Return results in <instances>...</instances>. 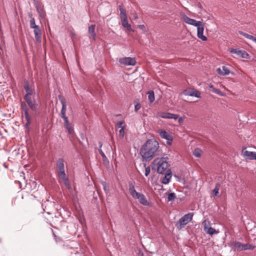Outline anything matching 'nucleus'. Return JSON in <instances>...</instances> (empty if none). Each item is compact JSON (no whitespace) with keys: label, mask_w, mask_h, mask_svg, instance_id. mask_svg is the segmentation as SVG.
Segmentation results:
<instances>
[{"label":"nucleus","mask_w":256,"mask_h":256,"mask_svg":"<svg viewBox=\"0 0 256 256\" xmlns=\"http://www.w3.org/2000/svg\"><path fill=\"white\" fill-rule=\"evenodd\" d=\"M230 52L232 54H236L242 58L248 59L250 57L249 54L246 50H241L238 48H232Z\"/></svg>","instance_id":"ddd939ff"},{"label":"nucleus","mask_w":256,"mask_h":256,"mask_svg":"<svg viewBox=\"0 0 256 256\" xmlns=\"http://www.w3.org/2000/svg\"><path fill=\"white\" fill-rule=\"evenodd\" d=\"M82 138L84 139V134H82Z\"/></svg>","instance_id":"a18cd8bd"},{"label":"nucleus","mask_w":256,"mask_h":256,"mask_svg":"<svg viewBox=\"0 0 256 256\" xmlns=\"http://www.w3.org/2000/svg\"><path fill=\"white\" fill-rule=\"evenodd\" d=\"M138 28L141 30H142V31L144 32H146V28H145V26L144 25V24H140V25H138Z\"/></svg>","instance_id":"c9c22d12"},{"label":"nucleus","mask_w":256,"mask_h":256,"mask_svg":"<svg viewBox=\"0 0 256 256\" xmlns=\"http://www.w3.org/2000/svg\"><path fill=\"white\" fill-rule=\"evenodd\" d=\"M150 166L146 167L145 173H144L145 176H148V174H150Z\"/></svg>","instance_id":"72a5a7b5"},{"label":"nucleus","mask_w":256,"mask_h":256,"mask_svg":"<svg viewBox=\"0 0 256 256\" xmlns=\"http://www.w3.org/2000/svg\"><path fill=\"white\" fill-rule=\"evenodd\" d=\"M255 246L250 244H245L244 250H252L254 248Z\"/></svg>","instance_id":"7c9ffc66"},{"label":"nucleus","mask_w":256,"mask_h":256,"mask_svg":"<svg viewBox=\"0 0 256 256\" xmlns=\"http://www.w3.org/2000/svg\"><path fill=\"white\" fill-rule=\"evenodd\" d=\"M182 18L184 22L185 23L195 26L197 25L198 24H199L200 22V21H197L194 19L188 17L186 14L184 15Z\"/></svg>","instance_id":"a211bd4d"},{"label":"nucleus","mask_w":256,"mask_h":256,"mask_svg":"<svg viewBox=\"0 0 256 256\" xmlns=\"http://www.w3.org/2000/svg\"><path fill=\"white\" fill-rule=\"evenodd\" d=\"M120 116V114H117V115H116V116Z\"/></svg>","instance_id":"de8ad7c7"},{"label":"nucleus","mask_w":256,"mask_h":256,"mask_svg":"<svg viewBox=\"0 0 256 256\" xmlns=\"http://www.w3.org/2000/svg\"><path fill=\"white\" fill-rule=\"evenodd\" d=\"M183 118L182 117H178V122L180 123V124H182V123L183 122Z\"/></svg>","instance_id":"58836bf2"},{"label":"nucleus","mask_w":256,"mask_h":256,"mask_svg":"<svg viewBox=\"0 0 256 256\" xmlns=\"http://www.w3.org/2000/svg\"><path fill=\"white\" fill-rule=\"evenodd\" d=\"M30 28L34 29V32L36 42L40 44L42 42V30L40 26L36 24V21L34 18H32L30 21Z\"/></svg>","instance_id":"6e6552de"},{"label":"nucleus","mask_w":256,"mask_h":256,"mask_svg":"<svg viewBox=\"0 0 256 256\" xmlns=\"http://www.w3.org/2000/svg\"><path fill=\"white\" fill-rule=\"evenodd\" d=\"M2 50L1 46L0 45V50Z\"/></svg>","instance_id":"49530a36"},{"label":"nucleus","mask_w":256,"mask_h":256,"mask_svg":"<svg viewBox=\"0 0 256 256\" xmlns=\"http://www.w3.org/2000/svg\"><path fill=\"white\" fill-rule=\"evenodd\" d=\"M192 217L193 214L191 212H189L186 214H184L179 220V226H178L177 228L179 229L183 228L186 224L188 222L192 220Z\"/></svg>","instance_id":"9d476101"},{"label":"nucleus","mask_w":256,"mask_h":256,"mask_svg":"<svg viewBox=\"0 0 256 256\" xmlns=\"http://www.w3.org/2000/svg\"><path fill=\"white\" fill-rule=\"evenodd\" d=\"M138 18V14L137 13H134V20H136Z\"/></svg>","instance_id":"ea45409f"},{"label":"nucleus","mask_w":256,"mask_h":256,"mask_svg":"<svg viewBox=\"0 0 256 256\" xmlns=\"http://www.w3.org/2000/svg\"><path fill=\"white\" fill-rule=\"evenodd\" d=\"M119 10L120 11V17L122 26L123 28H126L128 31H133L130 24L128 23V16L126 14V10L120 5L119 6Z\"/></svg>","instance_id":"0eeeda50"},{"label":"nucleus","mask_w":256,"mask_h":256,"mask_svg":"<svg viewBox=\"0 0 256 256\" xmlns=\"http://www.w3.org/2000/svg\"><path fill=\"white\" fill-rule=\"evenodd\" d=\"M128 190L134 199H138L140 204L144 206H150V204L146 200L145 196L140 192H137L132 182H128Z\"/></svg>","instance_id":"39448f33"},{"label":"nucleus","mask_w":256,"mask_h":256,"mask_svg":"<svg viewBox=\"0 0 256 256\" xmlns=\"http://www.w3.org/2000/svg\"><path fill=\"white\" fill-rule=\"evenodd\" d=\"M167 158H161L155 159L152 164L154 166H156L157 172L159 174H163L168 170V163L167 162Z\"/></svg>","instance_id":"423d86ee"},{"label":"nucleus","mask_w":256,"mask_h":256,"mask_svg":"<svg viewBox=\"0 0 256 256\" xmlns=\"http://www.w3.org/2000/svg\"><path fill=\"white\" fill-rule=\"evenodd\" d=\"M36 10L38 12V13L40 16L42 18H44L46 16V14L44 12V10L42 8H41L39 7L38 6H36Z\"/></svg>","instance_id":"393cba45"},{"label":"nucleus","mask_w":256,"mask_h":256,"mask_svg":"<svg viewBox=\"0 0 256 256\" xmlns=\"http://www.w3.org/2000/svg\"><path fill=\"white\" fill-rule=\"evenodd\" d=\"M124 120L118 121L116 124V126L118 128H122V127H124V126H122V125L124 124Z\"/></svg>","instance_id":"473e14b6"},{"label":"nucleus","mask_w":256,"mask_h":256,"mask_svg":"<svg viewBox=\"0 0 256 256\" xmlns=\"http://www.w3.org/2000/svg\"><path fill=\"white\" fill-rule=\"evenodd\" d=\"M188 95L190 96L199 98L200 97V92L198 90H196L191 92L190 94H188Z\"/></svg>","instance_id":"bb28decb"},{"label":"nucleus","mask_w":256,"mask_h":256,"mask_svg":"<svg viewBox=\"0 0 256 256\" xmlns=\"http://www.w3.org/2000/svg\"><path fill=\"white\" fill-rule=\"evenodd\" d=\"M98 151H99V152L101 156L102 157V158H106V156L104 154V153L103 152V151L102 150V148H99L98 149Z\"/></svg>","instance_id":"4c0bfd02"},{"label":"nucleus","mask_w":256,"mask_h":256,"mask_svg":"<svg viewBox=\"0 0 256 256\" xmlns=\"http://www.w3.org/2000/svg\"><path fill=\"white\" fill-rule=\"evenodd\" d=\"M217 72L219 74L222 76H226L230 73V70L225 66H222V68H218L217 69Z\"/></svg>","instance_id":"6ab92c4d"},{"label":"nucleus","mask_w":256,"mask_h":256,"mask_svg":"<svg viewBox=\"0 0 256 256\" xmlns=\"http://www.w3.org/2000/svg\"><path fill=\"white\" fill-rule=\"evenodd\" d=\"M172 176V171L170 169H168L164 173V176L162 178L161 182L164 184H168Z\"/></svg>","instance_id":"dca6fc26"},{"label":"nucleus","mask_w":256,"mask_h":256,"mask_svg":"<svg viewBox=\"0 0 256 256\" xmlns=\"http://www.w3.org/2000/svg\"><path fill=\"white\" fill-rule=\"evenodd\" d=\"M197 28V36L198 38L201 39L202 41L207 40L206 36L203 34L204 31V25L200 21L199 24H198L196 26Z\"/></svg>","instance_id":"9b49d317"},{"label":"nucleus","mask_w":256,"mask_h":256,"mask_svg":"<svg viewBox=\"0 0 256 256\" xmlns=\"http://www.w3.org/2000/svg\"><path fill=\"white\" fill-rule=\"evenodd\" d=\"M124 127H122V128L119 130L118 136L121 138H123L124 136Z\"/></svg>","instance_id":"c756f323"},{"label":"nucleus","mask_w":256,"mask_h":256,"mask_svg":"<svg viewBox=\"0 0 256 256\" xmlns=\"http://www.w3.org/2000/svg\"><path fill=\"white\" fill-rule=\"evenodd\" d=\"M218 188L216 186L213 190V192L215 196H217L218 194Z\"/></svg>","instance_id":"f704fd0d"},{"label":"nucleus","mask_w":256,"mask_h":256,"mask_svg":"<svg viewBox=\"0 0 256 256\" xmlns=\"http://www.w3.org/2000/svg\"><path fill=\"white\" fill-rule=\"evenodd\" d=\"M146 94L148 95V100L150 102H153L155 100L154 92L152 90H150L148 91Z\"/></svg>","instance_id":"4be33fe9"},{"label":"nucleus","mask_w":256,"mask_h":256,"mask_svg":"<svg viewBox=\"0 0 256 256\" xmlns=\"http://www.w3.org/2000/svg\"><path fill=\"white\" fill-rule=\"evenodd\" d=\"M172 140H167L166 144L168 146H171L172 145Z\"/></svg>","instance_id":"a19ab883"},{"label":"nucleus","mask_w":256,"mask_h":256,"mask_svg":"<svg viewBox=\"0 0 256 256\" xmlns=\"http://www.w3.org/2000/svg\"><path fill=\"white\" fill-rule=\"evenodd\" d=\"M158 133L162 138L165 139L166 140H173L172 136L164 130H160L158 131Z\"/></svg>","instance_id":"2eb2a0df"},{"label":"nucleus","mask_w":256,"mask_h":256,"mask_svg":"<svg viewBox=\"0 0 256 256\" xmlns=\"http://www.w3.org/2000/svg\"><path fill=\"white\" fill-rule=\"evenodd\" d=\"M246 149L242 150L243 156L250 160H256V152L248 151Z\"/></svg>","instance_id":"4468645a"},{"label":"nucleus","mask_w":256,"mask_h":256,"mask_svg":"<svg viewBox=\"0 0 256 256\" xmlns=\"http://www.w3.org/2000/svg\"><path fill=\"white\" fill-rule=\"evenodd\" d=\"M64 163V160L62 158H58L56 162L58 182H62L66 187L70 190L71 188V184L68 177L65 172Z\"/></svg>","instance_id":"7ed1b4c3"},{"label":"nucleus","mask_w":256,"mask_h":256,"mask_svg":"<svg viewBox=\"0 0 256 256\" xmlns=\"http://www.w3.org/2000/svg\"><path fill=\"white\" fill-rule=\"evenodd\" d=\"M201 152L202 150L200 148H196L194 150L193 154L195 156L199 158L201 156Z\"/></svg>","instance_id":"c85d7f7f"},{"label":"nucleus","mask_w":256,"mask_h":256,"mask_svg":"<svg viewBox=\"0 0 256 256\" xmlns=\"http://www.w3.org/2000/svg\"><path fill=\"white\" fill-rule=\"evenodd\" d=\"M98 146H99V148H102V143L101 142H98Z\"/></svg>","instance_id":"79ce46f5"},{"label":"nucleus","mask_w":256,"mask_h":256,"mask_svg":"<svg viewBox=\"0 0 256 256\" xmlns=\"http://www.w3.org/2000/svg\"><path fill=\"white\" fill-rule=\"evenodd\" d=\"M95 24H92L88 26V32L92 37L94 40H96V33L95 32Z\"/></svg>","instance_id":"412c9836"},{"label":"nucleus","mask_w":256,"mask_h":256,"mask_svg":"<svg viewBox=\"0 0 256 256\" xmlns=\"http://www.w3.org/2000/svg\"><path fill=\"white\" fill-rule=\"evenodd\" d=\"M20 108L22 110V112H24V116L26 120V122L25 124V128L28 129V130H29L30 128V124L31 121H30V117L28 114V106L26 104L22 102L20 104Z\"/></svg>","instance_id":"1a4fd4ad"},{"label":"nucleus","mask_w":256,"mask_h":256,"mask_svg":"<svg viewBox=\"0 0 256 256\" xmlns=\"http://www.w3.org/2000/svg\"><path fill=\"white\" fill-rule=\"evenodd\" d=\"M28 16L30 18V19H32V18H33L32 17V14L31 13H28Z\"/></svg>","instance_id":"37998d69"},{"label":"nucleus","mask_w":256,"mask_h":256,"mask_svg":"<svg viewBox=\"0 0 256 256\" xmlns=\"http://www.w3.org/2000/svg\"><path fill=\"white\" fill-rule=\"evenodd\" d=\"M58 98L62 105L60 111V116L64 120V128L68 130V134H71L74 132V128L70 122L68 118L66 116V102L64 97L62 95H58Z\"/></svg>","instance_id":"20e7f679"},{"label":"nucleus","mask_w":256,"mask_h":256,"mask_svg":"<svg viewBox=\"0 0 256 256\" xmlns=\"http://www.w3.org/2000/svg\"><path fill=\"white\" fill-rule=\"evenodd\" d=\"M24 88L26 91V94L24 96V99L25 100L24 102L32 111L34 112L36 116H38L40 114L39 104L34 98V90L30 88L28 80L24 81Z\"/></svg>","instance_id":"f03ea898"},{"label":"nucleus","mask_w":256,"mask_h":256,"mask_svg":"<svg viewBox=\"0 0 256 256\" xmlns=\"http://www.w3.org/2000/svg\"><path fill=\"white\" fill-rule=\"evenodd\" d=\"M172 114L166 112H160L158 113V116L162 118L170 119Z\"/></svg>","instance_id":"5701e85b"},{"label":"nucleus","mask_w":256,"mask_h":256,"mask_svg":"<svg viewBox=\"0 0 256 256\" xmlns=\"http://www.w3.org/2000/svg\"><path fill=\"white\" fill-rule=\"evenodd\" d=\"M179 117V116L176 114H172V116H171L170 119H174V120H176Z\"/></svg>","instance_id":"e433bc0d"},{"label":"nucleus","mask_w":256,"mask_h":256,"mask_svg":"<svg viewBox=\"0 0 256 256\" xmlns=\"http://www.w3.org/2000/svg\"><path fill=\"white\" fill-rule=\"evenodd\" d=\"M134 110L138 112L141 108V105L138 102L134 101Z\"/></svg>","instance_id":"2f4dec72"},{"label":"nucleus","mask_w":256,"mask_h":256,"mask_svg":"<svg viewBox=\"0 0 256 256\" xmlns=\"http://www.w3.org/2000/svg\"><path fill=\"white\" fill-rule=\"evenodd\" d=\"M240 32V34L244 36V37H245L246 38H248L252 40H256V38L252 35H250V34H249L247 33H246L244 32Z\"/></svg>","instance_id":"b1692460"},{"label":"nucleus","mask_w":256,"mask_h":256,"mask_svg":"<svg viewBox=\"0 0 256 256\" xmlns=\"http://www.w3.org/2000/svg\"><path fill=\"white\" fill-rule=\"evenodd\" d=\"M245 244L238 241H234L230 244V246H232L238 250L242 251L244 250Z\"/></svg>","instance_id":"f3484780"},{"label":"nucleus","mask_w":256,"mask_h":256,"mask_svg":"<svg viewBox=\"0 0 256 256\" xmlns=\"http://www.w3.org/2000/svg\"><path fill=\"white\" fill-rule=\"evenodd\" d=\"M204 232L210 236H212L214 234H218V232L214 228L208 227L206 224L204 226Z\"/></svg>","instance_id":"aec40b11"},{"label":"nucleus","mask_w":256,"mask_h":256,"mask_svg":"<svg viewBox=\"0 0 256 256\" xmlns=\"http://www.w3.org/2000/svg\"><path fill=\"white\" fill-rule=\"evenodd\" d=\"M176 194L174 192H170L168 196V202H172L176 198Z\"/></svg>","instance_id":"a878e982"},{"label":"nucleus","mask_w":256,"mask_h":256,"mask_svg":"<svg viewBox=\"0 0 256 256\" xmlns=\"http://www.w3.org/2000/svg\"><path fill=\"white\" fill-rule=\"evenodd\" d=\"M101 184H102V185L103 186L104 191L106 192V193L107 194L109 192L108 184L104 181L102 182Z\"/></svg>","instance_id":"cd10ccee"},{"label":"nucleus","mask_w":256,"mask_h":256,"mask_svg":"<svg viewBox=\"0 0 256 256\" xmlns=\"http://www.w3.org/2000/svg\"><path fill=\"white\" fill-rule=\"evenodd\" d=\"M159 148V143L156 140L148 139L141 146L140 154L144 161L149 162L158 154Z\"/></svg>","instance_id":"f257e3e1"},{"label":"nucleus","mask_w":256,"mask_h":256,"mask_svg":"<svg viewBox=\"0 0 256 256\" xmlns=\"http://www.w3.org/2000/svg\"><path fill=\"white\" fill-rule=\"evenodd\" d=\"M119 62L124 66H134L136 64L135 58L124 57L120 58Z\"/></svg>","instance_id":"f8f14e48"},{"label":"nucleus","mask_w":256,"mask_h":256,"mask_svg":"<svg viewBox=\"0 0 256 256\" xmlns=\"http://www.w3.org/2000/svg\"><path fill=\"white\" fill-rule=\"evenodd\" d=\"M217 90H214V92L216 93V94H218V92H217Z\"/></svg>","instance_id":"c03bdc74"}]
</instances>
